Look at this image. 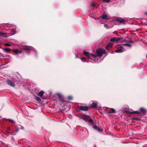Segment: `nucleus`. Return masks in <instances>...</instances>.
I'll use <instances>...</instances> for the list:
<instances>
[{"label":"nucleus","mask_w":147,"mask_h":147,"mask_svg":"<svg viewBox=\"0 0 147 147\" xmlns=\"http://www.w3.org/2000/svg\"><path fill=\"white\" fill-rule=\"evenodd\" d=\"M2 144L3 145H5V143H3V142H2Z\"/></svg>","instance_id":"obj_41"},{"label":"nucleus","mask_w":147,"mask_h":147,"mask_svg":"<svg viewBox=\"0 0 147 147\" xmlns=\"http://www.w3.org/2000/svg\"><path fill=\"white\" fill-rule=\"evenodd\" d=\"M21 126V129H24V127H23L22 126Z\"/></svg>","instance_id":"obj_40"},{"label":"nucleus","mask_w":147,"mask_h":147,"mask_svg":"<svg viewBox=\"0 0 147 147\" xmlns=\"http://www.w3.org/2000/svg\"><path fill=\"white\" fill-rule=\"evenodd\" d=\"M113 44L112 43L109 42L108 43L107 45L106 46L105 48L106 50H108L109 48L112 47Z\"/></svg>","instance_id":"obj_10"},{"label":"nucleus","mask_w":147,"mask_h":147,"mask_svg":"<svg viewBox=\"0 0 147 147\" xmlns=\"http://www.w3.org/2000/svg\"><path fill=\"white\" fill-rule=\"evenodd\" d=\"M102 19L107 20V16L106 14H104L101 16Z\"/></svg>","instance_id":"obj_14"},{"label":"nucleus","mask_w":147,"mask_h":147,"mask_svg":"<svg viewBox=\"0 0 147 147\" xmlns=\"http://www.w3.org/2000/svg\"><path fill=\"white\" fill-rule=\"evenodd\" d=\"M102 1L103 2L107 3H109L110 2V0H102Z\"/></svg>","instance_id":"obj_26"},{"label":"nucleus","mask_w":147,"mask_h":147,"mask_svg":"<svg viewBox=\"0 0 147 147\" xmlns=\"http://www.w3.org/2000/svg\"><path fill=\"white\" fill-rule=\"evenodd\" d=\"M93 127L94 129H96L97 130L98 128V127L96 125H94Z\"/></svg>","instance_id":"obj_27"},{"label":"nucleus","mask_w":147,"mask_h":147,"mask_svg":"<svg viewBox=\"0 0 147 147\" xmlns=\"http://www.w3.org/2000/svg\"><path fill=\"white\" fill-rule=\"evenodd\" d=\"M13 80L14 82H15V80H16V79L14 78H13Z\"/></svg>","instance_id":"obj_39"},{"label":"nucleus","mask_w":147,"mask_h":147,"mask_svg":"<svg viewBox=\"0 0 147 147\" xmlns=\"http://www.w3.org/2000/svg\"><path fill=\"white\" fill-rule=\"evenodd\" d=\"M106 53V51L105 50L102 49H97L95 55L92 54L91 56L95 58L97 57H101L102 56V54Z\"/></svg>","instance_id":"obj_1"},{"label":"nucleus","mask_w":147,"mask_h":147,"mask_svg":"<svg viewBox=\"0 0 147 147\" xmlns=\"http://www.w3.org/2000/svg\"><path fill=\"white\" fill-rule=\"evenodd\" d=\"M13 52L14 53H21L20 52H19V50L17 49H15L13 50Z\"/></svg>","instance_id":"obj_16"},{"label":"nucleus","mask_w":147,"mask_h":147,"mask_svg":"<svg viewBox=\"0 0 147 147\" xmlns=\"http://www.w3.org/2000/svg\"><path fill=\"white\" fill-rule=\"evenodd\" d=\"M113 33H114L116 34H117V33H115L114 32Z\"/></svg>","instance_id":"obj_42"},{"label":"nucleus","mask_w":147,"mask_h":147,"mask_svg":"<svg viewBox=\"0 0 147 147\" xmlns=\"http://www.w3.org/2000/svg\"><path fill=\"white\" fill-rule=\"evenodd\" d=\"M59 101H60L61 102H64L65 101L63 100L62 98H60Z\"/></svg>","instance_id":"obj_31"},{"label":"nucleus","mask_w":147,"mask_h":147,"mask_svg":"<svg viewBox=\"0 0 147 147\" xmlns=\"http://www.w3.org/2000/svg\"><path fill=\"white\" fill-rule=\"evenodd\" d=\"M122 38H119L117 39L116 38V41L117 42L118 41H119V40H120L121 39H122Z\"/></svg>","instance_id":"obj_30"},{"label":"nucleus","mask_w":147,"mask_h":147,"mask_svg":"<svg viewBox=\"0 0 147 147\" xmlns=\"http://www.w3.org/2000/svg\"><path fill=\"white\" fill-rule=\"evenodd\" d=\"M91 5L93 7H94L96 6V5L94 3H93Z\"/></svg>","instance_id":"obj_34"},{"label":"nucleus","mask_w":147,"mask_h":147,"mask_svg":"<svg viewBox=\"0 0 147 147\" xmlns=\"http://www.w3.org/2000/svg\"><path fill=\"white\" fill-rule=\"evenodd\" d=\"M97 130L99 132H102V131L103 129H102L98 127Z\"/></svg>","instance_id":"obj_24"},{"label":"nucleus","mask_w":147,"mask_h":147,"mask_svg":"<svg viewBox=\"0 0 147 147\" xmlns=\"http://www.w3.org/2000/svg\"><path fill=\"white\" fill-rule=\"evenodd\" d=\"M144 14L146 15L147 16V12H145Z\"/></svg>","instance_id":"obj_38"},{"label":"nucleus","mask_w":147,"mask_h":147,"mask_svg":"<svg viewBox=\"0 0 147 147\" xmlns=\"http://www.w3.org/2000/svg\"><path fill=\"white\" fill-rule=\"evenodd\" d=\"M91 107L92 108H96L97 107V102H93L91 105Z\"/></svg>","instance_id":"obj_11"},{"label":"nucleus","mask_w":147,"mask_h":147,"mask_svg":"<svg viewBox=\"0 0 147 147\" xmlns=\"http://www.w3.org/2000/svg\"><path fill=\"white\" fill-rule=\"evenodd\" d=\"M104 26L107 28H109V26L107 24H105Z\"/></svg>","instance_id":"obj_33"},{"label":"nucleus","mask_w":147,"mask_h":147,"mask_svg":"<svg viewBox=\"0 0 147 147\" xmlns=\"http://www.w3.org/2000/svg\"><path fill=\"white\" fill-rule=\"evenodd\" d=\"M110 41L111 42H115L116 41V38L113 37L111 39Z\"/></svg>","instance_id":"obj_22"},{"label":"nucleus","mask_w":147,"mask_h":147,"mask_svg":"<svg viewBox=\"0 0 147 147\" xmlns=\"http://www.w3.org/2000/svg\"><path fill=\"white\" fill-rule=\"evenodd\" d=\"M19 128H17V129L16 131L17 132H18V131H19Z\"/></svg>","instance_id":"obj_37"},{"label":"nucleus","mask_w":147,"mask_h":147,"mask_svg":"<svg viewBox=\"0 0 147 147\" xmlns=\"http://www.w3.org/2000/svg\"><path fill=\"white\" fill-rule=\"evenodd\" d=\"M123 110L125 112L127 113L130 114H133V113H131L130 112H130L129 111L127 110V109H124ZM133 114L134 113H133Z\"/></svg>","instance_id":"obj_21"},{"label":"nucleus","mask_w":147,"mask_h":147,"mask_svg":"<svg viewBox=\"0 0 147 147\" xmlns=\"http://www.w3.org/2000/svg\"><path fill=\"white\" fill-rule=\"evenodd\" d=\"M109 110H108L109 112H108V114H109V113H115V110L113 108H109Z\"/></svg>","instance_id":"obj_9"},{"label":"nucleus","mask_w":147,"mask_h":147,"mask_svg":"<svg viewBox=\"0 0 147 147\" xmlns=\"http://www.w3.org/2000/svg\"><path fill=\"white\" fill-rule=\"evenodd\" d=\"M6 34L5 33L0 32V36L3 38H6L7 37Z\"/></svg>","instance_id":"obj_13"},{"label":"nucleus","mask_w":147,"mask_h":147,"mask_svg":"<svg viewBox=\"0 0 147 147\" xmlns=\"http://www.w3.org/2000/svg\"><path fill=\"white\" fill-rule=\"evenodd\" d=\"M6 82L7 83L11 86L14 87L15 86L14 83L9 79H7L6 80Z\"/></svg>","instance_id":"obj_7"},{"label":"nucleus","mask_w":147,"mask_h":147,"mask_svg":"<svg viewBox=\"0 0 147 147\" xmlns=\"http://www.w3.org/2000/svg\"><path fill=\"white\" fill-rule=\"evenodd\" d=\"M68 99L70 100H72V98L71 97H68Z\"/></svg>","instance_id":"obj_36"},{"label":"nucleus","mask_w":147,"mask_h":147,"mask_svg":"<svg viewBox=\"0 0 147 147\" xmlns=\"http://www.w3.org/2000/svg\"><path fill=\"white\" fill-rule=\"evenodd\" d=\"M44 93V92L43 91H41L38 93V95L40 97H41L42 96Z\"/></svg>","instance_id":"obj_17"},{"label":"nucleus","mask_w":147,"mask_h":147,"mask_svg":"<svg viewBox=\"0 0 147 147\" xmlns=\"http://www.w3.org/2000/svg\"><path fill=\"white\" fill-rule=\"evenodd\" d=\"M81 118L83 119L85 121H88L89 122L92 123L93 125L94 122L93 120L91 118V117L86 114H83L81 115Z\"/></svg>","instance_id":"obj_2"},{"label":"nucleus","mask_w":147,"mask_h":147,"mask_svg":"<svg viewBox=\"0 0 147 147\" xmlns=\"http://www.w3.org/2000/svg\"><path fill=\"white\" fill-rule=\"evenodd\" d=\"M22 49L25 51L26 53L29 54L31 50V47L29 46H25L23 47Z\"/></svg>","instance_id":"obj_4"},{"label":"nucleus","mask_w":147,"mask_h":147,"mask_svg":"<svg viewBox=\"0 0 147 147\" xmlns=\"http://www.w3.org/2000/svg\"><path fill=\"white\" fill-rule=\"evenodd\" d=\"M4 50L7 52H9L11 51V49L9 48H5L4 49Z\"/></svg>","instance_id":"obj_19"},{"label":"nucleus","mask_w":147,"mask_h":147,"mask_svg":"<svg viewBox=\"0 0 147 147\" xmlns=\"http://www.w3.org/2000/svg\"><path fill=\"white\" fill-rule=\"evenodd\" d=\"M35 98H36V99L37 101H38L39 102H40L41 101V99L40 98V97H39L36 96Z\"/></svg>","instance_id":"obj_20"},{"label":"nucleus","mask_w":147,"mask_h":147,"mask_svg":"<svg viewBox=\"0 0 147 147\" xmlns=\"http://www.w3.org/2000/svg\"><path fill=\"white\" fill-rule=\"evenodd\" d=\"M125 42H126L129 43H132L134 42L132 40H130L129 39L125 40Z\"/></svg>","instance_id":"obj_18"},{"label":"nucleus","mask_w":147,"mask_h":147,"mask_svg":"<svg viewBox=\"0 0 147 147\" xmlns=\"http://www.w3.org/2000/svg\"><path fill=\"white\" fill-rule=\"evenodd\" d=\"M57 95L58 97L60 98H63L62 95L60 94H58Z\"/></svg>","instance_id":"obj_25"},{"label":"nucleus","mask_w":147,"mask_h":147,"mask_svg":"<svg viewBox=\"0 0 147 147\" xmlns=\"http://www.w3.org/2000/svg\"><path fill=\"white\" fill-rule=\"evenodd\" d=\"M78 109L80 111H87L88 110V107L82 106H78Z\"/></svg>","instance_id":"obj_5"},{"label":"nucleus","mask_w":147,"mask_h":147,"mask_svg":"<svg viewBox=\"0 0 147 147\" xmlns=\"http://www.w3.org/2000/svg\"><path fill=\"white\" fill-rule=\"evenodd\" d=\"M122 46H125L128 47H131V44L127 43L122 44L121 45V46H120V48L121 49L122 48Z\"/></svg>","instance_id":"obj_12"},{"label":"nucleus","mask_w":147,"mask_h":147,"mask_svg":"<svg viewBox=\"0 0 147 147\" xmlns=\"http://www.w3.org/2000/svg\"><path fill=\"white\" fill-rule=\"evenodd\" d=\"M133 120H138L139 119L137 117H133L132 118Z\"/></svg>","instance_id":"obj_28"},{"label":"nucleus","mask_w":147,"mask_h":147,"mask_svg":"<svg viewBox=\"0 0 147 147\" xmlns=\"http://www.w3.org/2000/svg\"><path fill=\"white\" fill-rule=\"evenodd\" d=\"M5 45L7 46H10V44L8 43H5Z\"/></svg>","instance_id":"obj_35"},{"label":"nucleus","mask_w":147,"mask_h":147,"mask_svg":"<svg viewBox=\"0 0 147 147\" xmlns=\"http://www.w3.org/2000/svg\"><path fill=\"white\" fill-rule=\"evenodd\" d=\"M12 32L13 33V34H14L16 32V30L15 28L13 29L12 30Z\"/></svg>","instance_id":"obj_29"},{"label":"nucleus","mask_w":147,"mask_h":147,"mask_svg":"<svg viewBox=\"0 0 147 147\" xmlns=\"http://www.w3.org/2000/svg\"><path fill=\"white\" fill-rule=\"evenodd\" d=\"M116 22H118L120 23L124 24L125 22V21L124 19H122L121 18H118L115 19Z\"/></svg>","instance_id":"obj_6"},{"label":"nucleus","mask_w":147,"mask_h":147,"mask_svg":"<svg viewBox=\"0 0 147 147\" xmlns=\"http://www.w3.org/2000/svg\"><path fill=\"white\" fill-rule=\"evenodd\" d=\"M83 53L85 55L88 57V59H91L90 56H91V55L92 54H90L89 52L86 51H84Z\"/></svg>","instance_id":"obj_8"},{"label":"nucleus","mask_w":147,"mask_h":147,"mask_svg":"<svg viewBox=\"0 0 147 147\" xmlns=\"http://www.w3.org/2000/svg\"><path fill=\"white\" fill-rule=\"evenodd\" d=\"M146 110L143 108H141L140 109V111H134L130 112L131 113H134V114H137L140 115V116H143L146 114Z\"/></svg>","instance_id":"obj_3"},{"label":"nucleus","mask_w":147,"mask_h":147,"mask_svg":"<svg viewBox=\"0 0 147 147\" xmlns=\"http://www.w3.org/2000/svg\"><path fill=\"white\" fill-rule=\"evenodd\" d=\"M123 51L121 49H118L115 51V52L117 53H121L123 52Z\"/></svg>","instance_id":"obj_15"},{"label":"nucleus","mask_w":147,"mask_h":147,"mask_svg":"<svg viewBox=\"0 0 147 147\" xmlns=\"http://www.w3.org/2000/svg\"><path fill=\"white\" fill-rule=\"evenodd\" d=\"M7 120L9 121L13 124L15 123V122L14 121H13V120H11V119H7Z\"/></svg>","instance_id":"obj_23"},{"label":"nucleus","mask_w":147,"mask_h":147,"mask_svg":"<svg viewBox=\"0 0 147 147\" xmlns=\"http://www.w3.org/2000/svg\"><path fill=\"white\" fill-rule=\"evenodd\" d=\"M81 60L82 61H83V62L86 61V59L84 58H81Z\"/></svg>","instance_id":"obj_32"}]
</instances>
